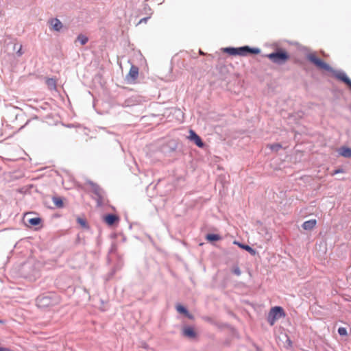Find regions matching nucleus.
<instances>
[{"label":"nucleus","instance_id":"nucleus-8","mask_svg":"<svg viewBox=\"0 0 351 351\" xmlns=\"http://www.w3.org/2000/svg\"><path fill=\"white\" fill-rule=\"evenodd\" d=\"M119 220V217L113 214L107 215L104 217V222L108 226H112L115 223L118 222Z\"/></svg>","mask_w":351,"mask_h":351},{"label":"nucleus","instance_id":"nucleus-6","mask_svg":"<svg viewBox=\"0 0 351 351\" xmlns=\"http://www.w3.org/2000/svg\"><path fill=\"white\" fill-rule=\"evenodd\" d=\"M138 77V68L136 66L132 65L129 73L126 75V81L129 84H135Z\"/></svg>","mask_w":351,"mask_h":351},{"label":"nucleus","instance_id":"nucleus-2","mask_svg":"<svg viewBox=\"0 0 351 351\" xmlns=\"http://www.w3.org/2000/svg\"><path fill=\"white\" fill-rule=\"evenodd\" d=\"M272 62L282 64L289 60V55L283 49H278L276 52L266 56Z\"/></svg>","mask_w":351,"mask_h":351},{"label":"nucleus","instance_id":"nucleus-32","mask_svg":"<svg viewBox=\"0 0 351 351\" xmlns=\"http://www.w3.org/2000/svg\"><path fill=\"white\" fill-rule=\"evenodd\" d=\"M0 323H3V321H2V320H0Z\"/></svg>","mask_w":351,"mask_h":351},{"label":"nucleus","instance_id":"nucleus-25","mask_svg":"<svg viewBox=\"0 0 351 351\" xmlns=\"http://www.w3.org/2000/svg\"><path fill=\"white\" fill-rule=\"evenodd\" d=\"M233 271L237 276H239L241 274V270L239 267L235 268Z\"/></svg>","mask_w":351,"mask_h":351},{"label":"nucleus","instance_id":"nucleus-23","mask_svg":"<svg viewBox=\"0 0 351 351\" xmlns=\"http://www.w3.org/2000/svg\"><path fill=\"white\" fill-rule=\"evenodd\" d=\"M77 221L78 222V223H80L82 227H84V228H86L87 227V224H86V221L85 219H82V218H80V217H77Z\"/></svg>","mask_w":351,"mask_h":351},{"label":"nucleus","instance_id":"nucleus-21","mask_svg":"<svg viewBox=\"0 0 351 351\" xmlns=\"http://www.w3.org/2000/svg\"><path fill=\"white\" fill-rule=\"evenodd\" d=\"M269 147L271 150H274V151H278V149H280L282 147L281 145H280L279 143H274L272 145H269Z\"/></svg>","mask_w":351,"mask_h":351},{"label":"nucleus","instance_id":"nucleus-12","mask_svg":"<svg viewBox=\"0 0 351 351\" xmlns=\"http://www.w3.org/2000/svg\"><path fill=\"white\" fill-rule=\"evenodd\" d=\"M183 334L184 336L193 338L195 337V332L194 331L193 328L186 327L183 330Z\"/></svg>","mask_w":351,"mask_h":351},{"label":"nucleus","instance_id":"nucleus-30","mask_svg":"<svg viewBox=\"0 0 351 351\" xmlns=\"http://www.w3.org/2000/svg\"><path fill=\"white\" fill-rule=\"evenodd\" d=\"M199 53H200L201 55H204V53L203 51H202L201 50H199Z\"/></svg>","mask_w":351,"mask_h":351},{"label":"nucleus","instance_id":"nucleus-17","mask_svg":"<svg viewBox=\"0 0 351 351\" xmlns=\"http://www.w3.org/2000/svg\"><path fill=\"white\" fill-rule=\"evenodd\" d=\"M234 243L238 245L241 248L245 250L246 251L249 252L252 254H255L254 250H253L249 245H243V244H241V243H240L239 242H237V241H234Z\"/></svg>","mask_w":351,"mask_h":351},{"label":"nucleus","instance_id":"nucleus-28","mask_svg":"<svg viewBox=\"0 0 351 351\" xmlns=\"http://www.w3.org/2000/svg\"><path fill=\"white\" fill-rule=\"evenodd\" d=\"M0 351H12L8 348L0 347Z\"/></svg>","mask_w":351,"mask_h":351},{"label":"nucleus","instance_id":"nucleus-22","mask_svg":"<svg viewBox=\"0 0 351 351\" xmlns=\"http://www.w3.org/2000/svg\"><path fill=\"white\" fill-rule=\"evenodd\" d=\"M95 193L97 195V197L99 199H102L103 192L100 188L96 187L95 189Z\"/></svg>","mask_w":351,"mask_h":351},{"label":"nucleus","instance_id":"nucleus-27","mask_svg":"<svg viewBox=\"0 0 351 351\" xmlns=\"http://www.w3.org/2000/svg\"><path fill=\"white\" fill-rule=\"evenodd\" d=\"M148 19H149L148 17H145V18H143V19H141V21H140V22H139V23H143H143H146V22H147V21L148 20Z\"/></svg>","mask_w":351,"mask_h":351},{"label":"nucleus","instance_id":"nucleus-4","mask_svg":"<svg viewBox=\"0 0 351 351\" xmlns=\"http://www.w3.org/2000/svg\"><path fill=\"white\" fill-rule=\"evenodd\" d=\"M53 295H40L36 299V304L40 308H45L55 305L58 301L53 298Z\"/></svg>","mask_w":351,"mask_h":351},{"label":"nucleus","instance_id":"nucleus-26","mask_svg":"<svg viewBox=\"0 0 351 351\" xmlns=\"http://www.w3.org/2000/svg\"><path fill=\"white\" fill-rule=\"evenodd\" d=\"M185 315H186L188 318H189V319H193V316L191 314H190L188 311H187V313L185 314Z\"/></svg>","mask_w":351,"mask_h":351},{"label":"nucleus","instance_id":"nucleus-5","mask_svg":"<svg viewBox=\"0 0 351 351\" xmlns=\"http://www.w3.org/2000/svg\"><path fill=\"white\" fill-rule=\"evenodd\" d=\"M308 60L313 63L319 69L328 71H332V68L329 64L324 62L320 58H317L315 54H309L308 56Z\"/></svg>","mask_w":351,"mask_h":351},{"label":"nucleus","instance_id":"nucleus-7","mask_svg":"<svg viewBox=\"0 0 351 351\" xmlns=\"http://www.w3.org/2000/svg\"><path fill=\"white\" fill-rule=\"evenodd\" d=\"M189 138L193 141L195 144L199 147L202 148L204 145L201 138L192 130L189 131Z\"/></svg>","mask_w":351,"mask_h":351},{"label":"nucleus","instance_id":"nucleus-11","mask_svg":"<svg viewBox=\"0 0 351 351\" xmlns=\"http://www.w3.org/2000/svg\"><path fill=\"white\" fill-rule=\"evenodd\" d=\"M336 77L339 80L346 83L351 89V80L348 77V76L343 73H339L336 75Z\"/></svg>","mask_w":351,"mask_h":351},{"label":"nucleus","instance_id":"nucleus-29","mask_svg":"<svg viewBox=\"0 0 351 351\" xmlns=\"http://www.w3.org/2000/svg\"><path fill=\"white\" fill-rule=\"evenodd\" d=\"M342 172H343V171L341 169H337L335 171L333 174H337V173H342Z\"/></svg>","mask_w":351,"mask_h":351},{"label":"nucleus","instance_id":"nucleus-19","mask_svg":"<svg viewBox=\"0 0 351 351\" xmlns=\"http://www.w3.org/2000/svg\"><path fill=\"white\" fill-rule=\"evenodd\" d=\"M77 40L79 41L82 45H84L88 42V38L85 35L80 34L77 38Z\"/></svg>","mask_w":351,"mask_h":351},{"label":"nucleus","instance_id":"nucleus-13","mask_svg":"<svg viewBox=\"0 0 351 351\" xmlns=\"http://www.w3.org/2000/svg\"><path fill=\"white\" fill-rule=\"evenodd\" d=\"M339 154L346 158L351 157V148L343 147L339 149Z\"/></svg>","mask_w":351,"mask_h":351},{"label":"nucleus","instance_id":"nucleus-16","mask_svg":"<svg viewBox=\"0 0 351 351\" xmlns=\"http://www.w3.org/2000/svg\"><path fill=\"white\" fill-rule=\"evenodd\" d=\"M41 219L40 217H34L28 219V223L32 226L40 225Z\"/></svg>","mask_w":351,"mask_h":351},{"label":"nucleus","instance_id":"nucleus-15","mask_svg":"<svg viewBox=\"0 0 351 351\" xmlns=\"http://www.w3.org/2000/svg\"><path fill=\"white\" fill-rule=\"evenodd\" d=\"M206 239L208 241H217L221 239V237L219 234H208L206 236Z\"/></svg>","mask_w":351,"mask_h":351},{"label":"nucleus","instance_id":"nucleus-24","mask_svg":"<svg viewBox=\"0 0 351 351\" xmlns=\"http://www.w3.org/2000/svg\"><path fill=\"white\" fill-rule=\"evenodd\" d=\"M338 332L341 336L347 335V330L346 328L343 327L339 328Z\"/></svg>","mask_w":351,"mask_h":351},{"label":"nucleus","instance_id":"nucleus-10","mask_svg":"<svg viewBox=\"0 0 351 351\" xmlns=\"http://www.w3.org/2000/svg\"><path fill=\"white\" fill-rule=\"evenodd\" d=\"M317 224L316 219H311L306 221L302 224V228L306 230H311L313 229Z\"/></svg>","mask_w":351,"mask_h":351},{"label":"nucleus","instance_id":"nucleus-1","mask_svg":"<svg viewBox=\"0 0 351 351\" xmlns=\"http://www.w3.org/2000/svg\"><path fill=\"white\" fill-rule=\"evenodd\" d=\"M223 51L230 56H245L248 53L258 54L261 50L258 48H251L248 46H244L241 47H226L223 49Z\"/></svg>","mask_w":351,"mask_h":351},{"label":"nucleus","instance_id":"nucleus-18","mask_svg":"<svg viewBox=\"0 0 351 351\" xmlns=\"http://www.w3.org/2000/svg\"><path fill=\"white\" fill-rule=\"evenodd\" d=\"M53 202L54 205L57 208H62L64 206L63 201L62 199L59 197H53L52 198Z\"/></svg>","mask_w":351,"mask_h":351},{"label":"nucleus","instance_id":"nucleus-14","mask_svg":"<svg viewBox=\"0 0 351 351\" xmlns=\"http://www.w3.org/2000/svg\"><path fill=\"white\" fill-rule=\"evenodd\" d=\"M46 84L49 89H56V80L54 78H47L46 80Z\"/></svg>","mask_w":351,"mask_h":351},{"label":"nucleus","instance_id":"nucleus-31","mask_svg":"<svg viewBox=\"0 0 351 351\" xmlns=\"http://www.w3.org/2000/svg\"><path fill=\"white\" fill-rule=\"evenodd\" d=\"M21 47H20V49H19V51H18V53H19V55H21Z\"/></svg>","mask_w":351,"mask_h":351},{"label":"nucleus","instance_id":"nucleus-20","mask_svg":"<svg viewBox=\"0 0 351 351\" xmlns=\"http://www.w3.org/2000/svg\"><path fill=\"white\" fill-rule=\"evenodd\" d=\"M176 310L180 313L182 314H186L187 313V310L182 305L178 304L176 306Z\"/></svg>","mask_w":351,"mask_h":351},{"label":"nucleus","instance_id":"nucleus-3","mask_svg":"<svg viewBox=\"0 0 351 351\" xmlns=\"http://www.w3.org/2000/svg\"><path fill=\"white\" fill-rule=\"evenodd\" d=\"M285 316L286 314L282 307L274 306L270 309L268 313L267 322L271 326H273L278 319Z\"/></svg>","mask_w":351,"mask_h":351},{"label":"nucleus","instance_id":"nucleus-9","mask_svg":"<svg viewBox=\"0 0 351 351\" xmlns=\"http://www.w3.org/2000/svg\"><path fill=\"white\" fill-rule=\"evenodd\" d=\"M50 25L51 26V29L59 32L62 28V23L58 19H52L49 21Z\"/></svg>","mask_w":351,"mask_h":351}]
</instances>
